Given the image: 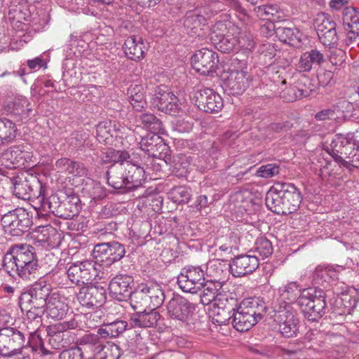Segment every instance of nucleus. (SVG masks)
<instances>
[{
  "label": "nucleus",
  "instance_id": "a18cd8bd",
  "mask_svg": "<svg viewBox=\"0 0 359 359\" xmlns=\"http://www.w3.org/2000/svg\"><path fill=\"white\" fill-rule=\"evenodd\" d=\"M280 297L282 298L280 302H285L287 299L289 301L288 303H291L297 300L302 294L299 285L297 282H290L280 288Z\"/></svg>",
  "mask_w": 359,
  "mask_h": 359
},
{
  "label": "nucleus",
  "instance_id": "de8ad7c7",
  "mask_svg": "<svg viewBox=\"0 0 359 359\" xmlns=\"http://www.w3.org/2000/svg\"><path fill=\"white\" fill-rule=\"evenodd\" d=\"M169 197L175 203H187L191 197V191L184 186L176 187L170 191Z\"/></svg>",
  "mask_w": 359,
  "mask_h": 359
},
{
  "label": "nucleus",
  "instance_id": "f8f14e48",
  "mask_svg": "<svg viewBox=\"0 0 359 359\" xmlns=\"http://www.w3.org/2000/svg\"><path fill=\"white\" fill-rule=\"evenodd\" d=\"M193 100L201 110L208 113L218 112L224 106L221 96L208 88H198L194 94Z\"/></svg>",
  "mask_w": 359,
  "mask_h": 359
},
{
  "label": "nucleus",
  "instance_id": "393cba45",
  "mask_svg": "<svg viewBox=\"0 0 359 359\" xmlns=\"http://www.w3.org/2000/svg\"><path fill=\"white\" fill-rule=\"evenodd\" d=\"M158 133H150L142 137L140 148L153 158H160L167 151V145Z\"/></svg>",
  "mask_w": 359,
  "mask_h": 359
},
{
  "label": "nucleus",
  "instance_id": "8fccbe9b",
  "mask_svg": "<svg viewBox=\"0 0 359 359\" xmlns=\"http://www.w3.org/2000/svg\"><path fill=\"white\" fill-rule=\"evenodd\" d=\"M231 32L238 33V27L230 22L218 21L212 27V36L218 39Z\"/></svg>",
  "mask_w": 359,
  "mask_h": 359
},
{
  "label": "nucleus",
  "instance_id": "473e14b6",
  "mask_svg": "<svg viewBox=\"0 0 359 359\" xmlns=\"http://www.w3.org/2000/svg\"><path fill=\"white\" fill-rule=\"evenodd\" d=\"M205 24V18L196 11L187 12L184 20V27L187 34L191 36L199 35V32Z\"/></svg>",
  "mask_w": 359,
  "mask_h": 359
},
{
  "label": "nucleus",
  "instance_id": "5fc2aeb1",
  "mask_svg": "<svg viewBox=\"0 0 359 359\" xmlns=\"http://www.w3.org/2000/svg\"><path fill=\"white\" fill-rule=\"evenodd\" d=\"M89 134L86 132L76 131L71 134L68 142L74 149H81L85 147V142L88 140Z\"/></svg>",
  "mask_w": 359,
  "mask_h": 359
},
{
  "label": "nucleus",
  "instance_id": "c9c22d12",
  "mask_svg": "<svg viewBox=\"0 0 359 359\" xmlns=\"http://www.w3.org/2000/svg\"><path fill=\"white\" fill-rule=\"evenodd\" d=\"M276 35L282 42L295 48L301 46L302 34L295 27H278L276 29Z\"/></svg>",
  "mask_w": 359,
  "mask_h": 359
},
{
  "label": "nucleus",
  "instance_id": "ddd939ff",
  "mask_svg": "<svg viewBox=\"0 0 359 359\" xmlns=\"http://www.w3.org/2000/svg\"><path fill=\"white\" fill-rule=\"evenodd\" d=\"M76 299L79 304L88 309L99 308L106 300V290L100 285L83 286L76 293Z\"/></svg>",
  "mask_w": 359,
  "mask_h": 359
},
{
  "label": "nucleus",
  "instance_id": "864d4df0",
  "mask_svg": "<svg viewBox=\"0 0 359 359\" xmlns=\"http://www.w3.org/2000/svg\"><path fill=\"white\" fill-rule=\"evenodd\" d=\"M112 136L110 123L103 121L97 125L96 138L100 142H106Z\"/></svg>",
  "mask_w": 359,
  "mask_h": 359
},
{
  "label": "nucleus",
  "instance_id": "dca6fc26",
  "mask_svg": "<svg viewBox=\"0 0 359 359\" xmlns=\"http://www.w3.org/2000/svg\"><path fill=\"white\" fill-rule=\"evenodd\" d=\"M217 54L206 48L197 50L191 57L193 68L202 75H210L215 72L218 62Z\"/></svg>",
  "mask_w": 359,
  "mask_h": 359
},
{
  "label": "nucleus",
  "instance_id": "f03ea898",
  "mask_svg": "<svg viewBox=\"0 0 359 359\" xmlns=\"http://www.w3.org/2000/svg\"><path fill=\"white\" fill-rule=\"evenodd\" d=\"M300 191L290 183H277L266 193L265 203L271 212L277 215L294 212L302 203Z\"/></svg>",
  "mask_w": 359,
  "mask_h": 359
},
{
  "label": "nucleus",
  "instance_id": "20e7f679",
  "mask_svg": "<svg viewBox=\"0 0 359 359\" xmlns=\"http://www.w3.org/2000/svg\"><path fill=\"white\" fill-rule=\"evenodd\" d=\"M50 294V286L41 278L20 293L18 297L19 306L24 309L31 306L45 308Z\"/></svg>",
  "mask_w": 359,
  "mask_h": 359
},
{
  "label": "nucleus",
  "instance_id": "423d86ee",
  "mask_svg": "<svg viewBox=\"0 0 359 359\" xmlns=\"http://www.w3.org/2000/svg\"><path fill=\"white\" fill-rule=\"evenodd\" d=\"M1 223L6 233L13 236H21L29 231L32 219L25 209L18 208L4 214Z\"/></svg>",
  "mask_w": 359,
  "mask_h": 359
},
{
  "label": "nucleus",
  "instance_id": "4468645a",
  "mask_svg": "<svg viewBox=\"0 0 359 359\" xmlns=\"http://www.w3.org/2000/svg\"><path fill=\"white\" fill-rule=\"evenodd\" d=\"M241 69H232L229 76L224 82V90L229 95H241L249 87L250 80L248 72L246 62L243 61L241 65Z\"/></svg>",
  "mask_w": 359,
  "mask_h": 359
},
{
  "label": "nucleus",
  "instance_id": "7c9ffc66",
  "mask_svg": "<svg viewBox=\"0 0 359 359\" xmlns=\"http://www.w3.org/2000/svg\"><path fill=\"white\" fill-rule=\"evenodd\" d=\"M203 291L201 295V303L204 305H208L212 303H217V300L222 297H227L228 294L222 290L221 283L219 281H204V286H203Z\"/></svg>",
  "mask_w": 359,
  "mask_h": 359
},
{
  "label": "nucleus",
  "instance_id": "58836bf2",
  "mask_svg": "<svg viewBox=\"0 0 359 359\" xmlns=\"http://www.w3.org/2000/svg\"><path fill=\"white\" fill-rule=\"evenodd\" d=\"M342 23L346 30L351 29L353 35L359 34V10L346 7L342 11Z\"/></svg>",
  "mask_w": 359,
  "mask_h": 359
},
{
  "label": "nucleus",
  "instance_id": "603ef678",
  "mask_svg": "<svg viewBox=\"0 0 359 359\" xmlns=\"http://www.w3.org/2000/svg\"><path fill=\"white\" fill-rule=\"evenodd\" d=\"M140 119L143 126L151 133H158L161 130V122L152 114H142Z\"/></svg>",
  "mask_w": 359,
  "mask_h": 359
},
{
  "label": "nucleus",
  "instance_id": "1a4fd4ad",
  "mask_svg": "<svg viewBox=\"0 0 359 359\" xmlns=\"http://www.w3.org/2000/svg\"><path fill=\"white\" fill-rule=\"evenodd\" d=\"M37 258L35 248L26 243H18L11 245L6 252L3 259V266L8 273L15 266L29 259Z\"/></svg>",
  "mask_w": 359,
  "mask_h": 359
},
{
  "label": "nucleus",
  "instance_id": "ea45409f",
  "mask_svg": "<svg viewBox=\"0 0 359 359\" xmlns=\"http://www.w3.org/2000/svg\"><path fill=\"white\" fill-rule=\"evenodd\" d=\"M232 325L233 327L239 332H246L251 329L256 323L255 318L248 316L241 309L235 306V311L233 313Z\"/></svg>",
  "mask_w": 359,
  "mask_h": 359
},
{
  "label": "nucleus",
  "instance_id": "7ed1b4c3",
  "mask_svg": "<svg viewBox=\"0 0 359 359\" xmlns=\"http://www.w3.org/2000/svg\"><path fill=\"white\" fill-rule=\"evenodd\" d=\"M323 292L309 287L302 291L298 305L304 317L309 321H317L325 314L326 302Z\"/></svg>",
  "mask_w": 359,
  "mask_h": 359
},
{
  "label": "nucleus",
  "instance_id": "49530a36",
  "mask_svg": "<svg viewBox=\"0 0 359 359\" xmlns=\"http://www.w3.org/2000/svg\"><path fill=\"white\" fill-rule=\"evenodd\" d=\"M80 345L90 349L94 354L100 353L104 348L100 337L95 334H87L80 339Z\"/></svg>",
  "mask_w": 359,
  "mask_h": 359
},
{
  "label": "nucleus",
  "instance_id": "e433bc0d",
  "mask_svg": "<svg viewBox=\"0 0 359 359\" xmlns=\"http://www.w3.org/2000/svg\"><path fill=\"white\" fill-rule=\"evenodd\" d=\"M39 270L38 258L25 261L22 264L15 266L13 269H10L11 271L15 272L20 278L25 280L34 278Z\"/></svg>",
  "mask_w": 359,
  "mask_h": 359
},
{
  "label": "nucleus",
  "instance_id": "c85d7f7f",
  "mask_svg": "<svg viewBox=\"0 0 359 359\" xmlns=\"http://www.w3.org/2000/svg\"><path fill=\"white\" fill-rule=\"evenodd\" d=\"M345 269V267L339 265L335 266H318L313 273V282L318 285H323L325 283L332 284L338 279V274Z\"/></svg>",
  "mask_w": 359,
  "mask_h": 359
},
{
  "label": "nucleus",
  "instance_id": "6e6d98bb",
  "mask_svg": "<svg viewBox=\"0 0 359 359\" xmlns=\"http://www.w3.org/2000/svg\"><path fill=\"white\" fill-rule=\"evenodd\" d=\"M237 41V46L248 50H251L256 43L254 36L250 32L241 33Z\"/></svg>",
  "mask_w": 359,
  "mask_h": 359
},
{
  "label": "nucleus",
  "instance_id": "774afa93",
  "mask_svg": "<svg viewBox=\"0 0 359 359\" xmlns=\"http://www.w3.org/2000/svg\"><path fill=\"white\" fill-rule=\"evenodd\" d=\"M309 56V59L312 65H321L324 61V55L320 51L317 49H312L310 51L306 52Z\"/></svg>",
  "mask_w": 359,
  "mask_h": 359
},
{
  "label": "nucleus",
  "instance_id": "680f3d73",
  "mask_svg": "<svg viewBox=\"0 0 359 359\" xmlns=\"http://www.w3.org/2000/svg\"><path fill=\"white\" fill-rule=\"evenodd\" d=\"M59 359H83V351L79 347L64 350L60 353Z\"/></svg>",
  "mask_w": 359,
  "mask_h": 359
},
{
  "label": "nucleus",
  "instance_id": "2f4dec72",
  "mask_svg": "<svg viewBox=\"0 0 359 359\" xmlns=\"http://www.w3.org/2000/svg\"><path fill=\"white\" fill-rule=\"evenodd\" d=\"M334 144L332 148V156L335 161L345 163V160L350 159L357 149L353 143L345 138L338 137L337 140L332 142Z\"/></svg>",
  "mask_w": 359,
  "mask_h": 359
},
{
  "label": "nucleus",
  "instance_id": "5701e85b",
  "mask_svg": "<svg viewBox=\"0 0 359 359\" xmlns=\"http://www.w3.org/2000/svg\"><path fill=\"white\" fill-rule=\"evenodd\" d=\"M36 204L38 205L36 208L42 210L45 214L51 213L58 217H66L63 208H67L70 205L69 201L60 202L56 194H52L46 198L44 196V189Z\"/></svg>",
  "mask_w": 359,
  "mask_h": 359
},
{
  "label": "nucleus",
  "instance_id": "338daca9",
  "mask_svg": "<svg viewBox=\"0 0 359 359\" xmlns=\"http://www.w3.org/2000/svg\"><path fill=\"white\" fill-rule=\"evenodd\" d=\"M297 69L299 72H309L312 69V65L306 53H303L296 65Z\"/></svg>",
  "mask_w": 359,
  "mask_h": 359
},
{
  "label": "nucleus",
  "instance_id": "6e6552de",
  "mask_svg": "<svg viewBox=\"0 0 359 359\" xmlns=\"http://www.w3.org/2000/svg\"><path fill=\"white\" fill-rule=\"evenodd\" d=\"M43 186L39 180L33 175L18 177L13 182V194L22 200L37 201L43 192Z\"/></svg>",
  "mask_w": 359,
  "mask_h": 359
},
{
  "label": "nucleus",
  "instance_id": "6ab92c4d",
  "mask_svg": "<svg viewBox=\"0 0 359 359\" xmlns=\"http://www.w3.org/2000/svg\"><path fill=\"white\" fill-rule=\"evenodd\" d=\"M316 32L320 41L325 46L332 48L337 44L339 39L336 24L329 17L323 15L317 20Z\"/></svg>",
  "mask_w": 359,
  "mask_h": 359
},
{
  "label": "nucleus",
  "instance_id": "c03bdc74",
  "mask_svg": "<svg viewBox=\"0 0 359 359\" xmlns=\"http://www.w3.org/2000/svg\"><path fill=\"white\" fill-rule=\"evenodd\" d=\"M235 33L226 34L223 36L215 39L211 36V39L214 41L216 48L222 53H228L237 50V38L233 36Z\"/></svg>",
  "mask_w": 359,
  "mask_h": 359
},
{
  "label": "nucleus",
  "instance_id": "37998d69",
  "mask_svg": "<svg viewBox=\"0 0 359 359\" xmlns=\"http://www.w3.org/2000/svg\"><path fill=\"white\" fill-rule=\"evenodd\" d=\"M128 297L130 306L135 311L145 310L147 308L153 309L149 298L146 296V293L144 292L141 285L135 290L131 292Z\"/></svg>",
  "mask_w": 359,
  "mask_h": 359
},
{
  "label": "nucleus",
  "instance_id": "a19ab883",
  "mask_svg": "<svg viewBox=\"0 0 359 359\" xmlns=\"http://www.w3.org/2000/svg\"><path fill=\"white\" fill-rule=\"evenodd\" d=\"M44 309L41 307H33L31 306L27 309L20 308L22 312H26L27 327L29 330L39 331L41 327L42 316L44 313Z\"/></svg>",
  "mask_w": 359,
  "mask_h": 359
},
{
  "label": "nucleus",
  "instance_id": "0eeeda50",
  "mask_svg": "<svg viewBox=\"0 0 359 359\" xmlns=\"http://www.w3.org/2000/svg\"><path fill=\"white\" fill-rule=\"evenodd\" d=\"M97 262L85 260L72 264L67 270L69 280L76 285H88L98 276Z\"/></svg>",
  "mask_w": 359,
  "mask_h": 359
},
{
  "label": "nucleus",
  "instance_id": "4be33fe9",
  "mask_svg": "<svg viewBox=\"0 0 359 359\" xmlns=\"http://www.w3.org/2000/svg\"><path fill=\"white\" fill-rule=\"evenodd\" d=\"M259 266L256 255H239L229 264V269L234 277H242L252 273Z\"/></svg>",
  "mask_w": 359,
  "mask_h": 359
},
{
  "label": "nucleus",
  "instance_id": "f257e3e1",
  "mask_svg": "<svg viewBox=\"0 0 359 359\" xmlns=\"http://www.w3.org/2000/svg\"><path fill=\"white\" fill-rule=\"evenodd\" d=\"M130 158L128 151L112 148H108L100 154L102 163H114L106 173L107 184L121 193L133 191L145 181L144 170L131 163Z\"/></svg>",
  "mask_w": 359,
  "mask_h": 359
},
{
  "label": "nucleus",
  "instance_id": "f704fd0d",
  "mask_svg": "<svg viewBox=\"0 0 359 359\" xmlns=\"http://www.w3.org/2000/svg\"><path fill=\"white\" fill-rule=\"evenodd\" d=\"M128 100L136 111H140L147 106L145 88L142 84H131L127 92Z\"/></svg>",
  "mask_w": 359,
  "mask_h": 359
},
{
  "label": "nucleus",
  "instance_id": "aec40b11",
  "mask_svg": "<svg viewBox=\"0 0 359 359\" xmlns=\"http://www.w3.org/2000/svg\"><path fill=\"white\" fill-rule=\"evenodd\" d=\"M236 306V299L233 297H222L215 303L212 308L213 320L219 325L228 323L230 319L233 318V313Z\"/></svg>",
  "mask_w": 359,
  "mask_h": 359
},
{
  "label": "nucleus",
  "instance_id": "b1692460",
  "mask_svg": "<svg viewBox=\"0 0 359 359\" xmlns=\"http://www.w3.org/2000/svg\"><path fill=\"white\" fill-rule=\"evenodd\" d=\"M46 306L48 316L55 320L62 319L69 310L67 299L60 291L51 293Z\"/></svg>",
  "mask_w": 359,
  "mask_h": 359
},
{
  "label": "nucleus",
  "instance_id": "9b49d317",
  "mask_svg": "<svg viewBox=\"0 0 359 359\" xmlns=\"http://www.w3.org/2000/svg\"><path fill=\"white\" fill-rule=\"evenodd\" d=\"M125 254L124 245L116 241L97 244L93 250V256L97 262H106L107 265L119 261Z\"/></svg>",
  "mask_w": 359,
  "mask_h": 359
},
{
  "label": "nucleus",
  "instance_id": "4c0bfd02",
  "mask_svg": "<svg viewBox=\"0 0 359 359\" xmlns=\"http://www.w3.org/2000/svg\"><path fill=\"white\" fill-rule=\"evenodd\" d=\"M18 128L15 123L5 118H0V145L13 142L16 138Z\"/></svg>",
  "mask_w": 359,
  "mask_h": 359
},
{
  "label": "nucleus",
  "instance_id": "bb28decb",
  "mask_svg": "<svg viewBox=\"0 0 359 359\" xmlns=\"http://www.w3.org/2000/svg\"><path fill=\"white\" fill-rule=\"evenodd\" d=\"M241 311H244L251 318H255L258 323L267 312V306L264 301L258 297L247 298L237 305Z\"/></svg>",
  "mask_w": 359,
  "mask_h": 359
},
{
  "label": "nucleus",
  "instance_id": "3c124183",
  "mask_svg": "<svg viewBox=\"0 0 359 359\" xmlns=\"http://www.w3.org/2000/svg\"><path fill=\"white\" fill-rule=\"evenodd\" d=\"M255 251L264 259L272 254V244L264 237L258 238L255 244Z\"/></svg>",
  "mask_w": 359,
  "mask_h": 359
},
{
  "label": "nucleus",
  "instance_id": "cd10ccee",
  "mask_svg": "<svg viewBox=\"0 0 359 359\" xmlns=\"http://www.w3.org/2000/svg\"><path fill=\"white\" fill-rule=\"evenodd\" d=\"M28 153L20 147H12L2 153L0 157L1 165L8 169L25 165Z\"/></svg>",
  "mask_w": 359,
  "mask_h": 359
},
{
  "label": "nucleus",
  "instance_id": "052dcab7",
  "mask_svg": "<svg viewBox=\"0 0 359 359\" xmlns=\"http://www.w3.org/2000/svg\"><path fill=\"white\" fill-rule=\"evenodd\" d=\"M69 175L75 177H86L89 175V170L83 163L73 161Z\"/></svg>",
  "mask_w": 359,
  "mask_h": 359
},
{
  "label": "nucleus",
  "instance_id": "9d476101",
  "mask_svg": "<svg viewBox=\"0 0 359 359\" xmlns=\"http://www.w3.org/2000/svg\"><path fill=\"white\" fill-rule=\"evenodd\" d=\"M205 273L201 266L184 268L177 277V284L185 292L196 294L204 286Z\"/></svg>",
  "mask_w": 359,
  "mask_h": 359
},
{
  "label": "nucleus",
  "instance_id": "2eb2a0df",
  "mask_svg": "<svg viewBox=\"0 0 359 359\" xmlns=\"http://www.w3.org/2000/svg\"><path fill=\"white\" fill-rule=\"evenodd\" d=\"M25 338L22 332L15 327L0 328V355L6 356L20 350L24 346Z\"/></svg>",
  "mask_w": 359,
  "mask_h": 359
},
{
  "label": "nucleus",
  "instance_id": "c756f323",
  "mask_svg": "<svg viewBox=\"0 0 359 359\" xmlns=\"http://www.w3.org/2000/svg\"><path fill=\"white\" fill-rule=\"evenodd\" d=\"M155 309H149V311L141 310L133 314L129 320V324L133 327H151L157 324L161 315Z\"/></svg>",
  "mask_w": 359,
  "mask_h": 359
},
{
  "label": "nucleus",
  "instance_id": "69168bd1",
  "mask_svg": "<svg viewBox=\"0 0 359 359\" xmlns=\"http://www.w3.org/2000/svg\"><path fill=\"white\" fill-rule=\"evenodd\" d=\"M341 304L345 309H347L348 313H351L357 306L358 299L355 296L350 294H346L344 297H341Z\"/></svg>",
  "mask_w": 359,
  "mask_h": 359
},
{
  "label": "nucleus",
  "instance_id": "bf43d9fd",
  "mask_svg": "<svg viewBox=\"0 0 359 359\" xmlns=\"http://www.w3.org/2000/svg\"><path fill=\"white\" fill-rule=\"evenodd\" d=\"M255 11L259 18L271 20L272 17L277 13L278 8L274 5H263L258 6Z\"/></svg>",
  "mask_w": 359,
  "mask_h": 359
},
{
  "label": "nucleus",
  "instance_id": "a878e982",
  "mask_svg": "<svg viewBox=\"0 0 359 359\" xmlns=\"http://www.w3.org/2000/svg\"><path fill=\"white\" fill-rule=\"evenodd\" d=\"M123 49L126 57L134 61L143 59L147 51L142 37L136 35L130 36L125 40Z\"/></svg>",
  "mask_w": 359,
  "mask_h": 359
},
{
  "label": "nucleus",
  "instance_id": "4d7b16f0",
  "mask_svg": "<svg viewBox=\"0 0 359 359\" xmlns=\"http://www.w3.org/2000/svg\"><path fill=\"white\" fill-rule=\"evenodd\" d=\"M48 343L54 349H60L65 346V342H64V333L61 332H55L53 329L48 332Z\"/></svg>",
  "mask_w": 359,
  "mask_h": 359
},
{
  "label": "nucleus",
  "instance_id": "72a5a7b5",
  "mask_svg": "<svg viewBox=\"0 0 359 359\" xmlns=\"http://www.w3.org/2000/svg\"><path fill=\"white\" fill-rule=\"evenodd\" d=\"M146 296L151 304L152 309H155L161 306L165 300V294L161 284L155 283H148L141 284Z\"/></svg>",
  "mask_w": 359,
  "mask_h": 359
},
{
  "label": "nucleus",
  "instance_id": "a211bd4d",
  "mask_svg": "<svg viewBox=\"0 0 359 359\" xmlns=\"http://www.w3.org/2000/svg\"><path fill=\"white\" fill-rule=\"evenodd\" d=\"M196 309V304L187 299L177 296L168 303L167 311L169 316L175 320L185 322L189 320Z\"/></svg>",
  "mask_w": 359,
  "mask_h": 359
},
{
  "label": "nucleus",
  "instance_id": "39448f33",
  "mask_svg": "<svg viewBox=\"0 0 359 359\" xmlns=\"http://www.w3.org/2000/svg\"><path fill=\"white\" fill-rule=\"evenodd\" d=\"M275 320L278 323L279 331L285 337H293L299 330L297 312L290 303L279 302L274 306Z\"/></svg>",
  "mask_w": 359,
  "mask_h": 359
},
{
  "label": "nucleus",
  "instance_id": "e2e57ef3",
  "mask_svg": "<svg viewBox=\"0 0 359 359\" xmlns=\"http://www.w3.org/2000/svg\"><path fill=\"white\" fill-rule=\"evenodd\" d=\"M224 266H225V265L222 264L219 260L217 259L209 262L207 266V269L210 272V276L214 278H219L224 272Z\"/></svg>",
  "mask_w": 359,
  "mask_h": 359
},
{
  "label": "nucleus",
  "instance_id": "412c9836",
  "mask_svg": "<svg viewBox=\"0 0 359 359\" xmlns=\"http://www.w3.org/2000/svg\"><path fill=\"white\" fill-rule=\"evenodd\" d=\"M133 283V278L127 274L115 276L109 284L110 296L120 302L127 299L130 295L131 284Z\"/></svg>",
  "mask_w": 359,
  "mask_h": 359
},
{
  "label": "nucleus",
  "instance_id": "09e8293b",
  "mask_svg": "<svg viewBox=\"0 0 359 359\" xmlns=\"http://www.w3.org/2000/svg\"><path fill=\"white\" fill-rule=\"evenodd\" d=\"M309 96L308 89H298L295 86L285 88L282 90L280 97L286 102H294L298 99Z\"/></svg>",
  "mask_w": 359,
  "mask_h": 359
},
{
  "label": "nucleus",
  "instance_id": "13d9d810",
  "mask_svg": "<svg viewBox=\"0 0 359 359\" xmlns=\"http://www.w3.org/2000/svg\"><path fill=\"white\" fill-rule=\"evenodd\" d=\"M280 172L279 166L276 164H266L262 165L257 171V175L264 178L272 177Z\"/></svg>",
  "mask_w": 359,
  "mask_h": 359
},
{
  "label": "nucleus",
  "instance_id": "79ce46f5",
  "mask_svg": "<svg viewBox=\"0 0 359 359\" xmlns=\"http://www.w3.org/2000/svg\"><path fill=\"white\" fill-rule=\"evenodd\" d=\"M29 105V102L26 97L19 96L8 103L6 110L14 116H20V119L26 118L30 111Z\"/></svg>",
  "mask_w": 359,
  "mask_h": 359
},
{
  "label": "nucleus",
  "instance_id": "f3484780",
  "mask_svg": "<svg viewBox=\"0 0 359 359\" xmlns=\"http://www.w3.org/2000/svg\"><path fill=\"white\" fill-rule=\"evenodd\" d=\"M152 104L158 110L169 114H175L180 109L177 97L165 86L156 88Z\"/></svg>",
  "mask_w": 359,
  "mask_h": 359
},
{
  "label": "nucleus",
  "instance_id": "0e129e2a",
  "mask_svg": "<svg viewBox=\"0 0 359 359\" xmlns=\"http://www.w3.org/2000/svg\"><path fill=\"white\" fill-rule=\"evenodd\" d=\"M28 344L32 351L37 352L39 347L43 344V341L39 334V331L29 330Z\"/></svg>",
  "mask_w": 359,
  "mask_h": 359
}]
</instances>
